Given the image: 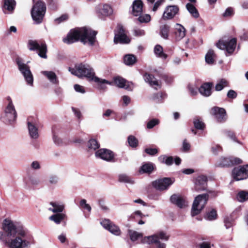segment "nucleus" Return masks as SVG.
<instances>
[{
  "mask_svg": "<svg viewBox=\"0 0 248 248\" xmlns=\"http://www.w3.org/2000/svg\"><path fill=\"white\" fill-rule=\"evenodd\" d=\"M211 150L214 154L216 155L221 150V147L218 145H216L212 147Z\"/></svg>",
  "mask_w": 248,
  "mask_h": 248,
  "instance_id": "59",
  "label": "nucleus"
},
{
  "mask_svg": "<svg viewBox=\"0 0 248 248\" xmlns=\"http://www.w3.org/2000/svg\"><path fill=\"white\" fill-rule=\"evenodd\" d=\"M228 136L229 138H230L232 141L237 142L239 144H242V143L238 141L235 136V135L234 134L233 132H228Z\"/></svg>",
  "mask_w": 248,
  "mask_h": 248,
  "instance_id": "57",
  "label": "nucleus"
},
{
  "mask_svg": "<svg viewBox=\"0 0 248 248\" xmlns=\"http://www.w3.org/2000/svg\"><path fill=\"white\" fill-rule=\"evenodd\" d=\"M49 205L48 210L54 213H62L65 208L64 204L58 202H50Z\"/></svg>",
  "mask_w": 248,
  "mask_h": 248,
  "instance_id": "19",
  "label": "nucleus"
},
{
  "mask_svg": "<svg viewBox=\"0 0 248 248\" xmlns=\"http://www.w3.org/2000/svg\"><path fill=\"white\" fill-rule=\"evenodd\" d=\"M138 20L140 23H148L151 20V16L148 14L142 15L138 16Z\"/></svg>",
  "mask_w": 248,
  "mask_h": 248,
  "instance_id": "48",
  "label": "nucleus"
},
{
  "mask_svg": "<svg viewBox=\"0 0 248 248\" xmlns=\"http://www.w3.org/2000/svg\"><path fill=\"white\" fill-rule=\"evenodd\" d=\"M101 224L103 227L108 230L111 233L116 235H119L121 234L119 228L110 222L109 220L105 219L102 221Z\"/></svg>",
  "mask_w": 248,
  "mask_h": 248,
  "instance_id": "18",
  "label": "nucleus"
},
{
  "mask_svg": "<svg viewBox=\"0 0 248 248\" xmlns=\"http://www.w3.org/2000/svg\"><path fill=\"white\" fill-rule=\"evenodd\" d=\"M118 31L115 34L114 41L115 43H120L122 44H127L130 42L129 38L125 33V31L123 27L121 26L118 27Z\"/></svg>",
  "mask_w": 248,
  "mask_h": 248,
  "instance_id": "16",
  "label": "nucleus"
},
{
  "mask_svg": "<svg viewBox=\"0 0 248 248\" xmlns=\"http://www.w3.org/2000/svg\"><path fill=\"white\" fill-rule=\"evenodd\" d=\"M154 169L153 165L152 163H146L142 165L139 171L140 173H150Z\"/></svg>",
  "mask_w": 248,
  "mask_h": 248,
  "instance_id": "39",
  "label": "nucleus"
},
{
  "mask_svg": "<svg viewBox=\"0 0 248 248\" xmlns=\"http://www.w3.org/2000/svg\"><path fill=\"white\" fill-rule=\"evenodd\" d=\"M53 140L54 143L58 146L61 145L62 143V140L55 133L53 134Z\"/></svg>",
  "mask_w": 248,
  "mask_h": 248,
  "instance_id": "53",
  "label": "nucleus"
},
{
  "mask_svg": "<svg viewBox=\"0 0 248 248\" xmlns=\"http://www.w3.org/2000/svg\"><path fill=\"white\" fill-rule=\"evenodd\" d=\"M46 7L44 2L38 1L35 3L31 11V17L36 24L42 22L46 13Z\"/></svg>",
  "mask_w": 248,
  "mask_h": 248,
  "instance_id": "6",
  "label": "nucleus"
},
{
  "mask_svg": "<svg viewBox=\"0 0 248 248\" xmlns=\"http://www.w3.org/2000/svg\"><path fill=\"white\" fill-rule=\"evenodd\" d=\"M234 14V9L232 7H228L223 13L222 16L225 18L231 17L233 16Z\"/></svg>",
  "mask_w": 248,
  "mask_h": 248,
  "instance_id": "49",
  "label": "nucleus"
},
{
  "mask_svg": "<svg viewBox=\"0 0 248 248\" xmlns=\"http://www.w3.org/2000/svg\"><path fill=\"white\" fill-rule=\"evenodd\" d=\"M170 201L180 208H184L187 205L186 199L180 194H173L170 198Z\"/></svg>",
  "mask_w": 248,
  "mask_h": 248,
  "instance_id": "17",
  "label": "nucleus"
},
{
  "mask_svg": "<svg viewBox=\"0 0 248 248\" xmlns=\"http://www.w3.org/2000/svg\"><path fill=\"white\" fill-rule=\"evenodd\" d=\"M145 152L150 155H154L158 153V150L156 148H148L145 149Z\"/></svg>",
  "mask_w": 248,
  "mask_h": 248,
  "instance_id": "54",
  "label": "nucleus"
},
{
  "mask_svg": "<svg viewBox=\"0 0 248 248\" xmlns=\"http://www.w3.org/2000/svg\"><path fill=\"white\" fill-rule=\"evenodd\" d=\"M195 184L197 190H205L207 186V177L203 175L197 177L195 180Z\"/></svg>",
  "mask_w": 248,
  "mask_h": 248,
  "instance_id": "21",
  "label": "nucleus"
},
{
  "mask_svg": "<svg viewBox=\"0 0 248 248\" xmlns=\"http://www.w3.org/2000/svg\"><path fill=\"white\" fill-rule=\"evenodd\" d=\"M68 15L67 14H63L60 17L56 18L55 19V21L57 22L58 23H60L62 22H63L64 21H65L68 19Z\"/></svg>",
  "mask_w": 248,
  "mask_h": 248,
  "instance_id": "56",
  "label": "nucleus"
},
{
  "mask_svg": "<svg viewBox=\"0 0 248 248\" xmlns=\"http://www.w3.org/2000/svg\"><path fill=\"white\" fill-rule=\"evenodd\" d=\"M209 198L207 194L199 195L193 202L191 214L192 216H195L199 214L204 208Z\"/></svg>",
  "mask_w": 248,
  "mask_h": 248,
  "instance_id": "7",
  "label": "nucleus"
},
{
  "mask_svg": "<svg viewBox=\"0 0 248 248\" xmlns=\"http://www.w3.org/2000/svg\"><path fill=\"white\" fill-rule=\"evenodd\" d=\"M88 147L90 150L94 151L99 147V145L94 139L90 140L88 143Z\"/></svg>",
  "mask_w": 248,
  "mask_h": 248,
  "instance_id": "43",
  "label": "nucleus"
},
{
  "mask_svg": "<svg viewBox=\"0 0 248 248\" xmlns=\"http://www.w3.org/2000/svg\"><path fill=\"white\" fill-rule=\"evenodd\" d=\"M3 232L0 231V241L9 248H23L28 246L29 243L22 240L26 235V232L19 222L10 218H6L2 224Z\"/></svg>",
  "mask_w": 248,
  "mask_h": 248,
  "instance_id": "1",
  "label": "nucleus"
},
{
  "mask_svg": "<svg viewBox=\"0 0 248 248\" xmlns=\"http://www.w3.org/2000/svg\"><path fill=\"white\" fill-rule=\"evenodd\" d=\"M96 33L90 29L80 28L71 30L63 39L64 43L70 44L80 41L84 45L92 46L95 41Z\"/></svg>",
  "mask_w": 248,
  "mask_h": 248,
  "instance_id": "2",
  "label": "nucleus"
},
{
  "mask_svg": "<svg viewBox=\"0 0 248 248\" xmlns=\"http://www.w3.org/2000/svg\"><path fill=\"white\" fill-rule=\"evenodd\" d=\"M237 200L240 202H244L248 199V192L241 191L237 195Z\"/></svg>",
  "mask_w": 248,
  "mask_h": 248,
  "instance_id": "45",
  "label": "nucleus"
},
{
  "mask_svg": "<svg viewBox=\"0 0 248 248\" xmlns=\"http://www.w3.org/2000/svg\"><path fill=\"white\" fill-rule=\"evenodd\" d=\"M215 54L213 50H209L205 55V59L206 63L212 64L215 62Z\"/></svg>",
  "mask_w": 248,
  "mask_h": 248,
  "instance_id": "37",
  "label": "nucleus"
},
{
  "mask_svg": "<svg viewBox=\"0 0 248 248\" xmlns=\"http://www.w3.org/2000/svg\"><path fill=\"white\" fill-rule=\"evenodd\" d=\"M237 93L235 91L232 90H230L227 93V97L229 98L234 99L237 97Z\"/></svg>",
  "mask_w": 248,
  "mask_h": 248,
  "instance_id": "58",
  "label": "nucleus"
},
{
  "mask_svg": "<svg viewBox=\"0 0 248 248\" xmlns=\"http://www.w3.org/2000/svg\"><path fill=\"white\" fill-rule=\"evenodd\" d=\"M16 4L15 0H4L3 7L8 11L11 12L15 9Z\"/></svg>",
  "mask_w": 248,
  "mask_h": 248,
  "instance_id": "35",
  "label": "nucleus"
},
{
  "mask_svg": "<svg viewBox=\"0 0 248 248\" xmlns=\"http://www.w3.org/2000/svg\"><path fill=\"white\" fill-rule=\"evenodd\" d=\"M190 148V144L186 141V140H185L183 141V149L185 151H188Z\"/></svg>",
  "mask_w": 248,
  "mask_h": 248,
  "instance_id": "63",
  "label": "nucleus"
},
{
  "mask_svg": "<svg viewBox=\"0 0 248 248\" xmlns=\"http://www.w3.org/2000/svg\"><path fill=\"white\" fill-rule=\"evenodd\" d=\"M124 61L126 65H131L136 62V58L133 55L127 54L124 56Z\"/></svg>",
  "mask_w": 248,
  "mask_h": 248,
  "instance_id": "38",
  "label": "nucleus"
},
{
  "mask_svg": "<svg viewBox=\"0 0 248 248\" xmlns=\"http://www.w3.org/2000/svg\"><path fill=\"white\" fill-rule=\"evenodd\" d=\"M241 159L232 156L225 157H220L216 162V165L218 167H224L242 163Z\"/></svg>",
  "mask_w": 248,
  "mask_h": 248,
  "instance_id": "11",
  "label": "nucleus"
},
{
  "mask_svg": "<svg viewBox=\"0 0 248 248\" xmlns=\"http://www.w3.org/2000/svg\"><path fill=\"white\" fill-rule=\"evenodd\" d=\"M31 166L33 170H39L41 167L40 163L37 161H33L31 163Z\"/></svg>",
  "mask_w": 248,
  "mask_h": 248,
  "instance_id": "60",
  "label": "nucleus"
},
{
  "mask_svg": "<svg viewBox=\"0 0 248 248\" xmlns=\"http://www.w3.org/2000/svg\"><path fill=\"white\" fill-rule=\"evenodd\" d=\"M69 71L75 76L78 77H86L90 80H93L97 83L100 86V89H105L106 87L104 84L111 85V83L110 81L105 79L100 78L94 77V72L93 68L88 64L80 63L75 66V68H70Z\"/></svg>",
  "mask_w": 248,
  "mask_h": 248,
  "instance_id": "4",
  "label": "nucleus"
},
{
  "mask_svg": "<svg viewBox=\"0 0 248 248\" xmlns=\"http://www.w3.org/2000/svg\"><path fill=\"white\" fill-rule=\"evenodd\" d=\"M143 3L141 0H135L133 2L132 14L138 16L140 15L142 12Z\"/></svg>",
  "mask_w": 248,
  "mask_h": 248,
  "instance_id": "24",
  "label": "nucleus"
},
{
  "mask_svg": "<svg viewBox=\"0 0 248 248\" xmlns=\"http://www.w3.org/2000/svg\"><path fill=\"white\" fill-rule=\"evenodd\" d=\"M236 40L232 38L230 40H220L217 44V46L222 50L225 49L229 54H232L236 47Z\"/></svg>",
  "mask_w": 248,
  "mask_h": 248,
  "instance_id": "10",
  "label": "nucleus"
},
{
  "mask_svg": "<svg viewBox=\"0 0 248 248\" xmlns=\"http://www.w3.org/2000/svg\"><path fill=\"white\" fill-rule=\"evenodd\" d=\"M187 88L190 94L192 95H196L199 89L198 86L195 83H190L188 84Z\"/></svg>",
  "mask_w": 248,
  "mask_h": 248,
  "instance_id": "42",
  "label": "nucleus"
},
{
  "mask_svg": "<svg viewBox=\"0 0 248 248\" xmlns=\"http://www.w3.org/2000/svg\"><path fill=\"white\" fill-rule=\"evenodd\" d=\"M128 142L131 147H136L138 145V140L133 136L128 137Z\"/></svg>",
  "mask_w": 248,
  "mask_h": 248,
  "instance_id": "46",
  "label": "nucleus"
},
{
  "mask_svg": "<svg viewBox=\"0 0 248 248\" xmlns=\"http://www.w3.org/2000/svg\"><path fill=\"white\" fill-rule=\"evenodd\" d=\"M41 73L44 75L51 83L57 84L59 80L55 72L52 71H42Z\"/></svg>",
  "mask_w": 248,
  "mask_h": 248,
  "instance_id": "25",
  "label": "nucleus"
},
{
  "mask_svg": "<svg viewBox=\"0 0 248 248\" xmlns=\"http://www.w3.org/2000/svg\"><path fill=\"white\" fill-rule=\"evenodd\" d=\"M217 217V211L215 209H212L208 212L205 216V218L208 220H213L216 219Z\"/></svg>",
  "mask_w": 248,
  "mask_h": 248,
  "instance_id": "44",
  "label": "nucleus"
},
{
  "mask_svg": "<svg viewBox=\"0 0 248 248\" xmlns=\"http://www.w3.org/2000/svg\"><path fill=\"white\" fill-rule=\"evenodd\" d=\"M144 79L145 82H148L152 87L157 90L161 87L160 83L152 75L147 73L144 75Z\"/></svg>",
  "mask_w": 248,
  "mask_h": 248,
  "instance_id": "22",
  "label": "nucleus"
},
{
  "mask_svg": "<svg viewBox=\"0 0 248 248\" xmlns=\"http://www.w3.org/2000/svg\"><path fill=\"white\" fill-rule=\"evenodd\" d=\"M243 166L234 168L232 170V176L234 179L239 181L247 179Z\"/></svg>",
  "mask_w": 248,
  "mask_h": 248,
  "instance_id": "20",
  "label": "nucleus"
},
{
  "mask_svg": "<svg viewBox=\"0 0 248 248\" xmlns=\"http://www.w3.org/2000/svg\"><path fill=\"white\" fill-rule=\"evenodd\" d=\"M79 206L83 209L87 210L89 212H90L92 209L91 206L87 203V201L85 199H82L80 201Z\"/></svg>",
  "mask_w": 248,
  "mask_h": 248,
  "instance_id": "47",
  "label": "nucleus"
},
{
  "mask_svg": "<svg viewBox=\"0 0 248 248\" xmlns=\"http://www.w3.org/2000/svg\"><path fill=\"white\" fill-rule=\"evenodd\" d=\"M186 8L190 15L194 18H198L199 14L196 7L191 3H188L186 5Z\"/></svg>",
  "mask_w": 248,
  "mask_h": 248,
  "instance_id": "33",
  "label": "nucleus"
},
{
  "mask_svg": "<svg viewBox=\"0 0 248 248\" xmlns=\"http://www.w3.org/2000/svg\"><path fill=\"white\" fill-rule=\"evenodd\" d=\"M166 97V93H158L154 94L153 98L155 100H156L157 101H159L165 98Z\"/></svg>",
  "mask_w": 248,
  "mask_h": 248,
  "instance_id": "52",
  "label": "nucleus"
},
{
  "mask_svg": "<svg viewBox=\"0 0 248 248\" xmlns=\"http://www.w3.org/2000/svg\"><path fill=\"white\" fill-rule=\"evenodd\" d=\"M173 180L169 178H164L156 180L152 183L153 186L159 190L167 189L173 183Z\"/></svg>",
  "mask_w": 248,
  "mask_h": 248,
  "instance_id": "12",
  "label": "nucleus"
},
{
  "mask_svg": "<svg viewBox=\"0 0 248 248\" xmlns=\"http://www.w3.org/2000/svg\"><path fill=\"white\" fill-rule=\"evenodd\" d=\"M96 157L105 160L108 162L114 161V154L110 150L105 148L98 150L95 152Z\"/></svg>",
  "mask_w": 248,
  "mask_h": 248,
  "instance_id": "13",
  "label": "nucleus"
},
{
  "mask_svg": "<svg viewBox=\"0 0 248 248\" xmlns=\"http://www.w3.org/2000/svg\"><path fill=\"white\" fill-rule=\"evenodd\" d=\"M16 62L19 71L24 76L28 84L32 86L33 78L30 67L27 64L24 63L19 58L16 59Z\"/></svg>",
  "mask_w": 248,
  "mask_h": 248,
  "instance_id": "8",
  "label": "nucleus"
},
{
  "mask_svg": "<svg viewBox=\"0 0 248 248\" xmlns=\"http://www.w3.org/2000/svg\"><path fill=\"white\" fill-rule=\"evenodd\" d=\"M158 160L161 163H165L167 165H170L173 162V158L172 156L168 157L165 155L160 156Z\"/></svg>",
  "mask_w": 248,
  "mask_h": 248,
  "instance_id": "40",
  "label": "nucleus"
},
{
  "mask_svg": "<svg viewBox=\"0 0 248 248\" xmlns=\"http://www.w3.org/2000/svg\"><path fill=\"white\" fill-rule=\"evenodd\" d=\"M170 27L167 25H163L160 27V34L164 39H167L169 36Z\"/></svg>",
  "mask_w": 248,
  "mask_h": 248,
  "instance_id": "36",
  "label": "nucleus"
},
{
  "mask_svg": "<svg viewBox=\"0 0 248 248\" xmlns=\"http://www.w3.org/2000/svg\"><path fill=\"white\" fill-rule=\"evenodd\" d=\"M229 86L228 81L224 79L221 78L218 80L215 86V90L217 91H220L223 88Z\"/></svg>",
  "mask_w": 248,
  "mask_h": 248,
  "instance_id": "34",
  "label": "nucleus"
},
{
  "mask_svg": "<svg viewBox=\"0 0 248 248\" xmlns=\"http://www.w3.org/2000/svg\"><path fill=\"white\" fill-rule=\"evenodd\" d=\"M28 47L30 50H37L38 55L42 58L46 59L47 51V46L45 42L39 43L36 41L30 40L28 43Z\"/></svg>",
  "mask_w": 248,
  "mask_h": 248,
  "instance_id": "9",
  "label": "nucleus"
},
{
  "mask_svg": "<svg viewBox=\"0 0 248 248\" xmlns=\"http://www.w3.org/2000/svg\"><path fill=\"white\" fill-rule=\"evenodd\" d=\"M17 113L10 96L5 99V106L0 116V120L7 125H14L16 121Z\"/></svg>",
  "mask_w": 248,
  "mask_h": 248,
  "instance_id": "5",
  "label": "nucleus"
},
{
  "mask_svg": "<svg viewBox=\"0 0 248 248\" xmlns=\"http://www.w3.org/2000/svg\"><path fill=\"white\" fill-rule=\"evenodd\" d=\"M66 217V216L64 213H56L50 216L49 219L54 221L57 224H59Z\"/></svg>",
  "mask_w": 248,
  "mask_h": 248,
  "instance_id": "30",
  "label": "nucleus"
},
{
  "mask_svg": "<svg viewBox=\"0 0 248 248\" xmlns=\"http://www.w3.org/2000/svg\"><path fill=\"white\" fill-rule=\"evenodd\" d=\"M159 120L157 119H153L149 121L147 124L148 129H152L155 125L158 124Z\"/></svg>",
  "mask_w": 248,
  "mask_h": 248,
  "instance_id": "51",
  "label": "nucleus"
},
{
  "mask_svg": "<svg viewBox=\"0 0 248 248\" xmlns=\"http://www.w3.org/2000/svg\"><path fill=\"white\" fill-rule=\"evenodd\" d=\"M154 52L157 57L163 60L166 59L168 57V55L163 52V47L159 45L155 46L154 48Z\"/></svg>",
  "mask_w": 248,
  "mask_h": 248,
  "instance_id": "32",
  "label": "nucleus"
},
{
  "mask_svg": "<svg viewBox=\"0 0 248 248\" xmlns=\"http://www.w3.org/2000/svg\"><path fill=\"white\" fill-rule=\"evenodd\" d=\"M134 35L136 36H142L145 35V31L140 29H135L134 30Z\"/></svg>",
  "mask_w": 248,
  "mask_h": 248,
  "instance_id": "55",
  "label": "nucleus"
},
{
  "mask_svg": "<svg viewBox=\"0 0 248 248\" xmlns=\"http://www.w3.org/2000/svg\"><path fill=\"white\" fill-rule=\"evenodd\" d=\"M110 82L111 83V85L114 83L115 85L120 88H124L126 89H128V87H127L126 85V81L122 78L119 77H115L113 78V82Z\"/></svg>",
  "mask_w": 248,
  "mask_h": 248,
  "instance_id": "31",
  "label": "nucleus"
},
{
  "mask_svg": "<svg viewBox=\"0 0 248 248\" xmlns=\"http://www.w3.org/2000/svg\"><path fill=\"white\" fill-rule=\"evenodd\" d=\"M24 183L28 186H35L40 183L39 178L30 175L24 179Z\"/></svg>",
  "mask_w": 248,
  "mask_h": 248,
  "instance_id": "28",
  "label": "nucleus"
},
{
  "mask_svg": "<svg viewBox=\"0 0 248 248\" xmlns=\"http://www.w3.org/2000/svg\"><path fill=\"white\" fill-rule=\"evenodd\" d=\"M211 114L214 116L218 122L222 123L227 119L226 111L223 108L214 107L211 110Z\"/></svg>",
  "mask_w": 248,
  "mask_h": 248,
  "instance_id": "14",
  "label": "nucleus"
},
{
  "mask_svg": "<svg viewBox=\"0 0 248 248\" xmlns=\"http://www.w3.org/2000/svg\"><path fill=\"white\" fill-rule=\"evenodd\" d=\"M28 127L30 138L33 140L37 139L39 137V133L37 126L32 123L28 122Z\"/></svg>",
  "mask_w": 248,
  "mask_h": 248,
  "instance_id": "23",
  "label": "nucleus"
},
{
  "mask_svg": "<svg viewBox=\"0 0 248 248\" xmlns=\"http://www.w3.org/2000/svg\"><path fill=\"white\" fill-rule=\"evenodd\" d=\"M212 85V83L209 82L203 84L199 89L200 93L203 96H209L211 94Z\"/></svg>",
  "mask_w": 248,
  "mask_h": 248,
  "instance_id": "26",
  "label": "nucleus"
},
{
  "mask_svg": "<svg viewBox=\"0 0 248 248\" xmlns=\"http://www.w3.org/2000/svg\"><path fill=\"white\" fill-rule=\"evenodd\" d=\"M175 35L176 39L180 40L186 35V29L180 24H176L175 26Z\"/></svg>",
  "mask_w": 248,
  "mask_h": 248,
  "instance_id": "27",
  "label": "nucleus"
},
{
  "mask_svg": "<svg viewBox=\"0 0 248 248\" xmlns=\"http://www.w3.org/2000/svg\"><path fill=\"white\" fill-rule=\"evenodd\" d=\"M179 9L176 5H169L166 7L162 15L164 20H169L173 18L178 14Z\"/></svg>",
  "mask_w": 248,
  "mask_h": 248,
  "instance_id": "15",
  "label": "nucleus"
},
{
  "mask_svg": "<svg viewBox=\"0 0 248 248\" xmlns=\"http://www.w3.org/2000/svg\"><path fill=\"white\" fill-rule=\"evenodd\" d=\"M119 181L126 183H133V181L130 178L125 174H120L119 175Z\"/></svg>",
  "mask_w": 248,
  "mask_h": 248,
  "instance_id": "50",
  "label": "nucleus"
},
{
  "mask_svg": "<svg viewBox=\"0 0 248 248\" xmlns=\"http://www.w3.org/2000/svg\"><path fill=\"white\" fill-rule=\"evenodd\" d=\"M122 100L123 103L125 106H127L128 104H130L131 101L130 97L127 95L123 96Z\"/></svg>",
  "mask_w": 248,
  "mask_h": 248,
  "instance_id": "61",
  "label": "nucleus"
},
{
  "mask_svg": "<svg viewBox=\"0 0 248 248\" xmlns=\"http://www.w3.org/2000/svg\"><path fill=\"white\" fill-rule=\"evenodd\" d=\"M74 89H75V91L77 92L82 93H85V90H84L83 87L80 85H78V84L75 85Z\"/></svg>",
  "mask_w": 248,
  "mask_h": 248,
  "instance_id": "62",
  "label": "nucleus"
},
{
  "mask_svg": "<svg viewBox=\"0 0 248 248\" xmlns=\"http://www.w3.org/2000/svg\"><path fill=\"white\" fill-rule=\"evenodd\" d=\"M98 12L104 16H108L112 14L111 7L108 4H103L99 6Z\"/></svg>",
  "mask_w": 248,
  "mask_h": 248,
  "instance_id": "29",
  "label": "nucleus"
},
{
  "mask_svg": "<svg viewBox=\"0 0 248 248\" xmlns=\"http://www.w3.org/2000/svg\"><path fill=\"white\" fill-rule=\"evenodd\" d=\"M58 178L56 176H51L49 178V182L51 184H56L58 182Z\"/></svg>",
  "mask_w": 248,
  "mask_h": 248,
  "instance_id": "64",
  "label": "nucleus"
},
{
  "mask_svg": "<svg viewBox=\"0 0 248 248\" xmlns=\"http://www.w3.org/2000/svg\"><path fill=\"white\" fill-rule=\"evenodd\" d=\"M129 234L131 240L132 241H135L139 239H141L142 243L148 244H155L157 248H166V244L160 242V240L168 241L170 238V235L167 232L163 231H159L153 235L145 236L142 238V234L136 231H129Z\"/></svg>",
  "mask_w": 248,
  "mask_h": 248,
  "instance_id": "3",
  "label": "nucleus"
},
{
  "mask_svg": "<svg viewBox=\"0 0 248 248\" xmlns=\"http://www.w3.org/2000/svg\"><path fill=\"white\" fill-rule=\"evenodd\" d=\"M193 124L195 127L199 130H203L205 127V124L201 119L198 118H194Z\"/></svg>",
  "mask_w": 248,
  "mask_h": 248,
  "instance_id": "41",
  "label": "nucleus"
}]
</instances>
